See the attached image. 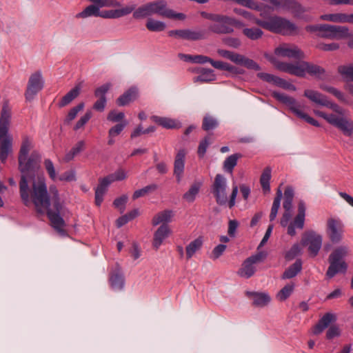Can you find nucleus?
<instances>
[{
  "mask_svg": "<svg viewBox=\"0 0 353 353\" xmlns=\"http://www.w3.org/2000/svg\"><path fill=\"white\" fill-rule=\"evenodd\" d=\"M32 139L24 136L18 154V169L21 173L19 194L23 203L29 207L32 203L37 212L48 217L53 228L61 236L67 234L64 229L63 207L60 202L58 190L55 186L50 187V199L45 179L39 174L41 168V155L38 151H32Z\"/></svg>",
  "mask_w": 353,
  "mask_h": 353,
  "instance_id": "f257e3e1",
  "label": "nucleus"
},
{
  "mask_svg": "<svg viewBox=\"0 0 353 353\" xmlns=\"http://www.w3.org/2000/svg\"><path fill=\"white\" fill-rule=\"evenodd\" d=\"M303 95L312 102L333 112L327 113L319 110H314L316 116L323 119L330 125L337 128L345 137H353V120L344 116L345 110L342 107L330 100L326 95L314 90H305Z\"/></svg>",
  "mask_w": 353,
  "mask_h": 353,
  "instance_id": "f03ea898",
  "label": "nucleus"
},
{
  "mask_svg": "<svg viewBox=\"0 0 353 353\" xmlns=\"http://www.w3.org/2000/svg\"><path fill=\"white\" fill-rule=\"evenodd\" d=\"M233 10L236 14L252 21L259 27L272 32L290 35L293 34L297 28L294 23L280 17H270L267 19L263 20L255 17L252 13L241 8H234Z\"/></svg>",
  "mask_w": 353,
  "mask_h": 353,
  "instance_id": "7ed1b4c3",
  "label": "nucleus"
},
{
  "mask_svg": "<svg viewBox=\"0 0 353 353\" xmlns=\"http://www.w3.org/2000/svg\"><path fill=\"white\" fill-rule=\"evenodd\" d=\"M11 108L8 101H4L0 113V161L5 163L12 152V138L9 134L11 123Z\"/></svg>",
  "mask_w": 353,
  "mask_h": 353,
  "instance_id": "20e7f679",
  "label": "nucleus"
},
{
  "mask_svg": "<svg viewBox=\"0 0 353 353\" xmlns=\"http://www.w3.org/2000/svg\"><path fill=\"white\" fill-rule=\"evenodd\" d=\"M133 17L134 19H143L154 14L168 19H175L184 20L185 15L183 13H176L168 7L167 2L165 0L154 1L144 4L137 9H134Z\"/></svg>",
  "mask_w": 353,
  "mask_h": 353,
  "instance_id": "39448f33",
  "label": "nucleus"
},
{
  "mask_svg": "<svg viewBox=\"0 0 353 353\" xmlns=\"http://www.w3.org/2000/svg\"><path fill=\"white\" fill-rule=\"evenodd\" d=\"M276 68L284 72L289 73L296 77H303L306 73L316 78H321L325 72L324 68L320 65L307 61H299L295 63L276 62Z\"/></svg>",
  "mask_w": 353,
  "mask_h": 353,
  "instance_id": "423d86ee",
  "label": "nucleus"
},
{
  "mask_svg": "<svg viewBox=\"0 0 353 353\" xmlns=\"http://www.w3.org/2000/svg\"><path fill=\"white\" fill-rule=\"evenodd\" d=\"M226 189L227 179L223 175L217 174L212 185V192L218 205H224L228 203V207L232 208L235 205L239 188L236 185H233L229 201L228 200Z\"/></svg>",
  "mask_w": 353,
  "mask_h": 353,
  "instance_id": "0eeeda50",
  "label": "nucleus"
},
{
  "mask_svg": "<svg viewBox=\"0 0 353 353\" xmlns=\"http://www.w3.org/2000/svg\"><path fill=\"white\" fill-rule=\"evenodd\" d=\"M348 252L349 248L346 245L339 246L332 251L328 258L330 265L326 272L327 278H333L336 274L347 271V265L344 259Z\"/></svg>",
  "mask_w": 353,
  "mask_h": 353,
  "instance_id": "6e6552de",
  "label": "nucleus"
},
{
  "mask_svg": "<svg viewBox=\"0 0 353 353\" xmlns=\"http://www.w3.org/2000/svg\"><path fill=\"white\" fill-rule=\"evenodd\" d=\"M272 96L280 102L286 105L297 117L303 119L313 126L320 127L319 121L305 113L301 110V105L299 104L294 98L277 92H274Z\"/></svg>",
  "mask_w": 353,
  "mask_h": 353,
  "instance_id": "1a4fd4ad",
  "label": "nucleus"
},
{
  "mask_svg": "<svg viewBox=\"0 0 353 353\" xmlns=\"http://www.w3.org/2000/svg\"><path fill=\"white\" fill-rule=\"evenodd\" d=\"M268 254L265 251H259L254 254L251 255L245 259L240 268L237 271V274L243 279H250L256 271V264L261 263L267 258Z\"/></svg>",
  "mask_w": 353,
  "mask_h": 353,
  "instance_id": "9d476101",
  "label": "nucleus"
},
{
  "mask_svg": "<svg viewBox=\"0 0 353 353\" xmlns=\"http://www.w3.org/2000/svg\"><path fill=\"white\" fill-rule=\"evenodd\" d=\"M232 26L241 30L247 27L241 21L223 15L221 24H211L209 26L208 30L216 34H230L234 32Z\"/></svg>",
  "mask_w": 353,
  "mask_h": 353,
  "instance_id": "9b49d317",
  "label": "nucleus"
},
{
  "mask_svg": "<svg viewBox=\"0 0 353 353\" xmlns=\"http://www.w3.org/2000/svg\"><path fill=\"white\" fill-rule=\"evenodd\" d=\"M321 28L320 37H321L342 39L353 37V34L346 26L323 24Z\"/></svg>",
  "mask_w": 353,
  "mask_h": 353,
  "instance_id": "f8f14e48",
  "label": "nucleus"
},
{
  "mask_svg": "<svg viewBox=\"0 0 353 353\" xmlns=\"http://www.w3.org/2000/svg\"><path fill=\"white\" fill-rule=\"evenodd\" d=\"M44 81L41 72L37 71L32 74L28 79L25 97L27 101H32L35 96L43 89Z\"/></svg>",
  "mask_w": 353,
  "mask_h": 353,
  "instance_id": "ddd939ff",
  "label": "nucleus"
},
{
  "mask_svg": "<svg viewBox=\"0 0 353 353\" xmlns=\"http://www.w3.org/2000/svg\"><path fill=\"white\" fill-rule=\"evenodd\" d=\"M303 246L308 245V250L312 256H316L322 245V236L313 231L305 232L301 241Z\"/></svg>",
  "mask_w": 353,
  "mask_h": 353,
  "instance_id": "4468645a",
  "label": "nucleus"
},
{
  "mask_svg": "<svg viewBox=\"0 0 353 353\" xmlns=\"http://www.w3.org/2000/svg\"><path fill=\"white\" fill-rule=\"evenodd\" d=\"M306 206L303 201L301 200L298 203V213L294 219L290 223L287 233L291 236L296 234L295 229L302 230L304 228Z\"/></svg>",
  "mask_w": 353,
  "mask_h": 353,
  "instance_id": "2eb2a0df",
  "label": "nucleus"
},
{
  "mask_svg": "<svg viewBox=\"0 0 353 353\" xmlns=\"http://www.w3.org/2000/svg\"><path fill=\"white\" fill-rule=\"evenodd\" d=\"M275 54L278 56L301 59L304 57V54L301 49L295 45L282 44L275 49Z\"/></svg>",
  "mask_w": 353,
  "mask_h": 353,
  "instance_id": "dca6fc26",
  "label": "nucleus"
},
{
  "mask_svg": "<svg viewBox=\"0 0 353 353\" xmlns=\"http://www.w3.org/2000/svg\"><path fill=\"white\" fill-rule=\"evenodd\" d=\"M343 224L336 219H329L327 221V232L330 241L334 243H339L343 239Z\"/></svg>",
  "mask_w": 353,
  "mask_h": 353,
  "instance_id": "f3484780",
  "label": "nucleus"
},
{
  "mask_svg": "<svg viewBox=\"0 0 353 353\" xmlns=\"http://www.w3.org/2000/svg\"><path fill=\"white\" fill-rule=\"evenodd\" d=\"M186 154V150L181 149L177 152L174 158L173 173L178 183L181 182L183 175Z\"/></svg>",
  "mask_w": 353,
  "mask_h": 353,
  "instance_id": "a211bd4d",
  "label": "nucleus"
},
{
  "mask_svg": "<svg viewBox=\"0 0 353 353\" xmlns=\"http://www.w3.org/2000/svg\"><path fill=\"white\" fill-rule=\"evenodd\" d=\"M319 88L322 90L333 95L339 101V103L345 105H351L353 104V101L350 97L334 87L327 85L326 84H321Z\"/></svg>",
  "mask_w": 353,
  "mask_h": 353,
  "instance_id": "6ab92c4d",
  "label": "nucleus"
},
{
  "mask_svg": "<svg viewBox=\"0 0 353 353\" xmlns=\"http://www.w3.org/2000/svg\"><path fill=\"white\" fill-rule=\"evenodd\" d=\"M336 320L337 317L335 314L332 312L325 313L314 327L313 333L316 335L322 333L325 329Z\"/></svg>",
  "mask_w": 353,
  "mask_h": 353,
  "instance_id": "aec40b11",
  "label": "nucleus"
},
{
  "mask_svg": "<svg viewBox=\"0 0 353 353\" xmlns=\"http://www.w3.org/2000/svg\"><path fill=\"white\" fill-rule=\"evenodd\" d=\"M171 234V230L168 224L161 225L154 232L152 245L155 250H158L163 241Z\"/></svg>",
  "mask_w": 353,
  "mask_h": 353,
  "instance_id": "412c9836",
  "label": "nucleus"
},
{
  "mask_svg": "<svg viewBox=\"0 0 353 353\" xmlns=\"http://www.w3.org/2000/svg\"><path fill=\"white\" fill-rule=\"evenodd\" d=\"M135 9V6H128L121 9L103 10L101 17L103 19H118L130 14Z\"/></svg>",
  "mask_w": 353,
  "mask_h": 353,
  "instance_id": "4be33fe9",
  "label": "nucleus"
},
{
  "mask_svg": "<svg viewBox=\"0 0 353 353\" xmlns=\"http://www.w3.org/2000/svg\"><path fill=\"white\" fill-rule=\"evenodd\" d=\"M247 295L252 298V304L255 307H263L268 305L271 301V298L267 293L248 292Z\"/></svg>",
  "mask_w": 353,
  "mask_h": 353,
  "instance_id": "5701e85b",
  "label": "nucleus"
},
{
  "mask_svg": "<svg viewBox=\"0 0 353 353\" xmlns=\"http://www.w3.org/2000/svg\"><path fill=\"white\" fill-rule=\"evenodd\" d=\"M110 183V181L106 176L99 179V185L95 190V203L97 205H101L103 201V196Z\"/></svg>",
  "mask_w": 353,
  "mask_h": 353,
  "instance_id": "b1692460",
  "label": "nucleus"
},
{
  "mask_svg": "<svg viewBox=\"0 0 353 353\" xmlns=\"http://www.w3.org/2000/svg\"><path fill=\"white\" fill-rule=\"evenodd\" d=\"M109 282L114 290H121L123 288L125 281L119 267L117 268L114 272L110 274Z\"/></svg>",
  "mask_w": 353,
  "mask_h": 353,
  "instance_id": "393cba45",
  "label": "nucleus"
},
{
  "mask_svg": "<svg viewBox=\"0 0 353 353\" xmlns=\"http://www.w3.org/2000/svg\"><path fill=\"white\" fill-rule=\"evenodd\" d=\"M234 3L251 10L259 11L261 17H265V9L269 8L268 6L263 3H259L253 0H234Z\"/></svg>",
  "mask_w": 353,
  "mask_h": 353,
  "instance_id": "a878e982",
  "label": "nucleus"
},
{
  "mask_svg": "<svg viewBox=\"0 0 353 353\" xmlns=\"http://www.w3.org/2000/svg\"><path fill=\"white\" fill-rule=\"evenodd\" d=\"M203 244V239L202 236H199L192 241H191L185 247V256L187 260H190L196 252L200 250Z\"/></svg>",
  "mask_w": 353,
  "mask_h": 353,
  "instance_id": "bb28decb",
  "label": "nucleus"
},
{
  "mask_svg": "<svg viewBox=\"0 0 353 353\" xmlns=\"http://www.w3.org/2000/svg\"><path fill=\"white\" fill-rule=\"evenodd\" d=\"M174 213L172 210H165L157 213L152 219V223L154 226L158 225L161 223L168 224L172 221Z\"/></svg>",
  "mask_w": 353,
  "mask_h": 353,
  "instance_id": "cd10ccee",
  "label": "nucleus"
},
{
  "mask_svg": "<svg viewBox=\"0 0 353 353\" xmlns=\"http://www.w3.org/2000/svg\"><path fill=\"white\" fill-rule=\"evenodd\" d=\"M137 97V90L132 88L125 92L117 99V104L119 106H124L134 101Z\"/></svg>",
  "mask_w": 353,
  "mask_h": 353,
  "instance_id": "c85d7f7f",
  "label": "nucleus"
},
{
  "mask_svg": "<svg viewBox=\"0 0 353 353\" xmlns=\"http://www.w3.org/2000/svg\"><path fill=\"white\" fill-rule=\"evenodd\" d=\"M302 270V261L297 259L293 264L290 265L283 273V279H289L296 276Z\"/></svg>",
  "mask_w": 353,
  "mask_h": 353,
  "instance_id": "c756f323",
  "label": "nucleus"
},
{
  "mask_svg": "<svg viewBox=\"0 0 353 353\" xmlns=\"http://www.w3.org/2000/svg\"><path fill=\"white\" fill-rule=\"evenodd\" d=\"M242 34L248 39L256 41L263 36V30L259 27H249L247 26L242 30Z\"/></svg>",
  "mask_w": 353,
  "mask_h": 353,
  "instance_id": "7c9ffc66",
  "label": "nucleus"
},
{
  "mask_svg": "<svg viewBox=\"0 0 353 353\" xmlns=\"http://www.w3.org/2000/svg\"><path fill=\"white\" fill-rule=\"evenodd\" d=\"M243 155L241 153H235L228 157L223 161V170L230 174H232L234 168L237 165L238 160L242 158Z\"/></svg>",
  "mask_w": 353,
  "mask_h": 353,
  "instance_id": "2f4dec72",
  "label": "nucleus"
},
{
  "mask_svg": "<svg viewBox=\"0 0 353 353\" xmlns=\"http://www.w3.org/2000/svg\"><path fill=\"white\" fill-rule=\"evenodd\" d=\"M151 120L158 125L167 129H173L179 127L175 120L167 117L154 115L151 117Z\"/></svg>",
  "mask_w": 353,
  "mask_h": 353,
  "instance_id": "473e14b6",
  "label": "nucleus"
},
{
  "mask_svg": "<svg viewBox=\"0 0 353 353\" xmlns=\"http://www.w3.org/2000/svg\"><path fill=\"white\" fill-rule=\"evenodd\" d=\"M202 185V182L195 181L194 182L189 190L183 194V198L189 203H192L196 195L199 194L200 188Z\"/></svg>",
  "mask_w": 353,
  "mask_h": 353,
  "instance_id": "72a5a7b5",
  "label": "nucleus"
},
{
  "mask_svg": "<svg viewBox=\"0 0 353 353\" xmlns=\"http://www.w3.org/2000/svg\"><path fill=\"white\" fill-rule=\"evenodd\" d=\"M90 17H101V11L99 9V6L90 5L76 15V17L83 19Z\"/></svg>",
  "mask_w": 353,
  "mask_h": 353,
  "instance_id": "f704fd0d",
  "label": "nucleus"
},
{
  "mask_svg": "<svg viewBox=\"0 0 353 353\" xmlns=\"http://www.w3.org/2000/svg\"><path fill=\"white\" fill-rule=\"evenodd\" d=\"M205 38V31L204 30H191L184 29L183 39L188 41H198Z\"/></svg>",
  "mask_w": 353,
  "mask_h": 353,
  "instance_id": "c9c22d12",
  "label": "nucleus"
},
{
  "mask_svg": "<svg viewBox=\"0 0 353 353\" xmlns=\"http://www.w3.org/2000/svg\"><path fill=\"white\" fill-rule=\"evenodd\" d=\"M272 170L270 167H266L261 176L260 183L264 194H267L270 191V180L271 179Z\"/></svg>",
  "mask_w": 353,
  "mask_h": 353,
  "instance_id": "e433bc0d",
  "label": "nucleus"
},
{
  "mask_svg": "<svg viewBox=\"0 0 353 353\" xmlns=\"http://www.w3.org/2000/svg\"><path fill=\"white\" fill-rule=\"evenodd\" d=\"M198 72L200 73V75L194 79V82L204 83L215 80V75L211 69L201 68L200 70H198Z\"/></svg>",
  "mask_w": 353,
  "mask_h": 353,
  "instance_id": "4c0bfd02",
  "label": "nucleus"
},
{
  "mask_svg": "<svg viewBox=\"0 0 353 353\" xmlns=\"http://www.w3.org/2000/svg\"><path fill=\"white\" fill-rule=\"evenodd\" d=\"M219 125V122L216 118L207 114L205 115L202 121V129L205 131H210L216 129Z\"/></svg>",
  "mask_w": 353,
  "mask_h": 353,
  "instance_id": "58836bf2",
  "label": "nucleus"
},
{
  "mask_svg": "<svg viewBox=\"0 0 353 353\" xmlns=\"http://www.w3.org/2000/svg\"><path fill=\"white\" fill-rule=\"evenodd\" d=\"M80 92V88L76 86L70 90L65 96H63L59 102L60 107H64L71 103L74 99H76Z\"/></svg>",
  "mask_w": 353,
  "mask_h": 353,
  "instance_id": "ea45409f",
  "label": "nucleus"
},
{
  "mask_svg": "<svg viewBox=\"0 0 353 353\" xmlns=\"http://www.w3.org/2000/svg\"><path fill=\"white\" fill-rule=\"evenodd\" d=\"M294 193L292 187L288 186L284 191L283 207L285 210H292Z\"/></svg>",
  "mask_w": 353,
  "mask_h": 353,
  "instance_id": "a19ab883",
  "label": "nucleus"
},
{
  "mask_svg": "<svg viewBox=\"0 0 353 353\" xmlns=\"http://www.w3.org/2000/svg\"><path fill=\"white\" fill-rule=\"evenodd\" d=\"M282 196H283L282 192H281V189L279 188L277 190L276 196L274 199L272 206L271 208V211H270V221H274L276 217L278 210L280 208L281 200L282 199Z\"/></svg>",
  "mask_w": 353,
  "mask_h": 353,
  "instance_id": "79ce46f5",
  "label": "nucleus"
},
{
  "mask_svg": "<svg viewBox=\"0 0 353 353\" xmlns=\"http://www.w3.org/2000/svg\"><path fill=\"white\" fill-rule=\"evenodd\" d=\"M214 65L216 69L228 71L233 74L243 73V70L223 61H218V63H214Z\"/></svg>",
  "mask_w": 353,
  "mask_h": 353,
  "instance_id": "37998d69",
  "label": "nucleus"
},
{
  "mask_svg": "<svg viewBox=\"0 0 353 353\" xmlns=\"http://www.w3.org/2000/svg\"><path fill=\"white\" fill-rule=\"evenodd\" d=\"M145 26L148 30L152 32L163 31L166 28V25L164 22L152 18L148 19Z\"/></svg>",
  "mask_w": 353,
  "mask_h": 353,
  "instance_id": "c03bdc74",
  "label": "nucleus"
},
{
  "mask_svg": "<svg viewBox=\"0 0 353 353\" xmlns=\"http://www.w3.org/2000/svg\"><path fill=\"white\" fill-rule=\"evenodd\" d=\"M236 64L243 65L248 69L254 70L256 71L260 70L261 67L252 59H248L244 55L240 54Z\"/></svg>",
  "mask_w": 353,
  "mask_h": 353,
  "instance_id": "a18cd8bd",
  "label": "nucleus"
},
{
  "mask_svg": "<svg viewBox=\"0 0 353 353\" xmlns=\"http://www.w3.org/2000/svg\"><path fill=\"white\" fill-rule=\"evenodd\" d=\"M157 188V185L154 183L146 185L141 189L134 191L132 195V199L136 200L139 197L144 196L150 192H154Z\"/></svg>",
  "mask_w": 353,
  "mask_h": 353,
  "instance_id": "49530a36",
  "label": "nucleus"
},
{
  "mask_svg": "<svg viewBox=\"0 0 353 353\" xmlns=\"http://www.w3.org/2000/svg\"><path fill=\"white\" fill-rule=\"evenodd\" d=\"M212 134H209L200 141L197 150V153L199 157L203 158L204 157L208 146L212 143Z\"/></svg>",
  "mask_w": 353,
  "mask_h": 353,
  "instance_id": "de8ad7c7",
  "label": "nucleus"
},
{
  "mask_svg": "<svg viewBox=\"0 0 353 353\" xmlns=\"http://www.w3.org/2000/svg\"><path fill=\"white\" fill-rule=\"evenodd\" d=\"M321 19L334 23H345V13L338 12L325 14L320 17Z\"/></svg>",
  "mask_w": 353,
  "mask_h": 353,
  "instance_id": "09e8293b",
  "label": "nucleus"
},
{
  "mask_svg": "<svg viewBox=\"0 0 353 353\" xmlns=\"http://www.w3.org/2000/svg\"><path fill=\"white\" fill-rule=\"evenodd\" d=\"M294 288L293 283L286 285L277 293L276 298L281 301L286 300L292 293Z\"/></svg>",
  "mask_w": 353,
  "mask_h": 353,
  "instance_id": "8fccbe9b",
  "label": "nucleus"
},
{
  "mask_svg": "<svg viewBox=\"0 0 353 353\" xmlns=\"http://www.w3.org/2000/svg\"><path fill=\"white\" fill-rule=\"evenodd\" d=\"M93 5L99 6V9L103 7H119L121 3L117 0H90Z\"/></svg>",
  "mask_w": 353,
  "mask_h": 353,
  "instance_id": "3c124183",
  "label": "nucleus"
},
{
  "mask_svg": "<svg viewBox=\"0 0 353 353\" xmlns=\"http://www.w3.org/2000/svg\"><path fill=\"white\" fill-rule=\"evenodd\" d=\"M338 72L343 78L353 81V65H340Z\"/></svg>",
  "mask_w": 353,
  "mask_h": 353,
  "instance_id": "603ef678",
  "label": "nucleus"
},
{
  "mask_svg": "<svg viewBox=\"0 0 353 353\" xmlns=\"http://www.w3.org/2000/svg\"><path fill=\"white\" fill-rule=\"evenodd\" d=\"M258 77L268 83H272L274 85H281V78H279L276 76H274L273 74H270L268 73L261 72L258 74Z\"/></svg>",
  "mask_w": 353,
  "mask_h": 353,
  "instance_id": "864d4df0",
  "label": "nucleus"
},
{
  "mask_svg": "<svg viewBox=\"0 0 353 353\" xmlns=\"http://www.w3.org/2000/svg\"><path fill=\"white\" fill-rule=\"evenodd\" d=\"M217 53L221 57L228 59L235 63H237L238 59L240 57V54L223 49L217 50Z\"/></svg>",
  "mask_w": 353,
  "mask_h": 353,
  "instance_id": "5fc2aeb1",
  "label": "nucleus"
},
{
  "mask_svg": "<svg viewBox=\"0 0 353 353\" xmlns=\"http://www.w3.org/2000/svg\"><path fill=\"white\" fill-rule=\"evenodd\" d=\"M106 177L112 183L114 181H119L125 179L127 177V173L124 170L119 169L114 173L109 174Z\"/></svg>",
  "mask_w": 353,
  "mask_h": 353,
  "instance_id": "6e6d98bb",
  "label": "nucleus"
},
{
  "mask_svg": "<svg viewBox=\"0 0 353 353\" xmlns=\"http://www.w3.org/2000/svg\"><path fill=\"white\" fill-rule=\"evenodd\" d=\"M301 247L299 243H294L291 248L286 252L285 258L287 260H292L294 259L296 256L301 254Z\"/></svg>",
  "mask_w": 353,
  "mask_h": 353,
  "instance_id": "4d7b16f0",
  "label": "nucleus"
},
{
  "mask_svg": "<svg viewBox=\"0 0 353 353\" xmlns=\"http://www.w3.org/2000/svg\"><path fill=\"white\" fill-rule=\"evenodd\" d=\"M124 118L125 114L123 112H118L115 110H111L107 116V119L112 123H121L123 121H125Z\"/></svg>",
  "mask_w": 353,
  "mask_h": 353,
  "instance_id": "13d9d810",
  "label": "nucleus"
},
{
  "mask_svg": "<svg viewBox=\"0 0 353 353\" xmlns=\"http://www.w3.org/2000/svg\"><path fill=\"white\" fill-rule=\"evenodd\" d=\"M128 124V122L127 121H123L121 123L114 125L109 130L108 137H116L119 135Z\"/></svg>",
  "mask_w": 353,
  "mask_h": 353,
  "instance_id": "bf43d9fd",
  "label": "nucleus"
},
{
  "mask_svg": "<svg viewBox=\"0 0 353 353\" xmlns=\"http://www.w3.org/2000/svg\"><path fill=\"white\" fill-rule=\"evenodd\" d=\"M112 84L106 83L99 86L94 90V96L98 99H106L105 94L110 89Z\"/></svg>",
  "mask_w": 353,
  "mask_h": 353,
  "instance_id": "052dcab7",
  "label": "nucleus"
},
{
  "mask_svg": "<svg viewBox=\"0 0 353 353\" xmlns=\"http://www.w3.org/2000/svg\"><path fill=\"white\" fill-rule=\"evenodd\" d=\"M201 16L203 18L209 19L210 21H212L215 22L214 24H221L222 19H223V14H213V13H209L205 11H202L200 12Z\"/></svg>",
  "mask_w": 353,
  "mask_h": 353,
  "instance_id": "680f3d73",
  "label": "nucleus"
},
{
  "mask_svg": "<svg viewBox=\"0 0 353 353\" xmlns=\"http://www.w3.org/2000/svg\"><path fill=\"white\" fill-rule=\"evenodd\" d=\"M44 166H45L47 173L49 175V177L52 181H55L57 179V174H56L55 168H54L52 161L49 159H45Z\"/></svg>",
  "mask_w": 353,
  "mask_h": 353,
  "instance_id": "e2e57ef3",
  "label": "nucleus"
},
{
  "mask_svg": "<svg viewBox=\"0 0 353 353\" xmlns=\"http://www.w3.org/2000/svg\"><path fill=\"white\" fill-rule=\"evenodd\" d=\"M128 200V197L127 195L123 194L121 196L117 198L114 202L113 205L115 208L119 209L120 212L123 213L125 209V204Z\"/></svg>",
  "mask_w": 353,
  "mask_h": 353,
  "instance_id": "0e129e2a",
  "label": "nucleus"
},
{
  "mask_svg": "<svg viewBox=\"0 0 353 353\" xmlns=\"http://www.w3.org/2000/svg\"><path fill=\"white\" fill-rule=\"evenodd\" d=\"M83 107H84V103H81L78 104L77 105H76L75 107L72 108L68 112L67 118L65 119V121L69 123L71 121H72L73 119H74L75 117H77L78 112H80L81 110H82Z\"/></svg>",
  "mask_w": 353,
  "mask_h": 353,
  "instance_id": "69168bd1",
  "label": "nucleus"
},
{
  "mask_svg": "<svg viewBox=\"0 0 353 353\" xmlns=\"http://www.w3.org/2000/svg\"><path fill=\"white\" fill-rule=\"evenodd\" d=\"M341 332L339 327L336 325H332L329 327L326 332V338L328 340H331L334 337L341 336Z\"/></svg>",
  "mask_w": 353,
  "mask_h": 353,
  "instance_id": "338daca9",
  "label": "nucleus"
},
{
  "mask_svg": "<svg viewBox=\"0 0 353 353\" xmlns=\"http://www.w3.org/2000/svg\"><path fill=\"white\" fill-rule=\"evenodd\" d=\"M222 42L227 46L234 48H238L241 44L239 39L231 37L223 38Z\"/></svg>",
  "mask_w": 353,
  "mask_h": 353,
  "instance_id": "774afa93",
  "label": "nucleus"
}]
</instances>
